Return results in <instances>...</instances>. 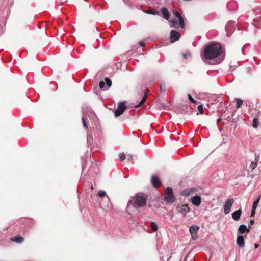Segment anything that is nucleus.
Returning <instances> with one entry per match:
<instances>
[{
  "label": "nucleus",
  "mask_w": 261,
  "mask_h": 261,
  "mask_svg": "<svg viewBox=\"0 0 261 261\" xmlns=\"http://www.w3.org/2000/svg\"><path fill=\"white\" fill-rule=\"evenodd\" d=\"M225 54V50H223L220 43L212 42L204 46L201 57L203 61L219 58L220 63L224 59Z\"/></svg>",
  "instance_id": "nucleus-1"
},
{
  "label": "nucleus",
  "mask_w": 261,
  "mask_h": 261,
  "mask_svg": "<svg viewBox=\"0 0 261 261\" xmlns=\"http://www.w3.org/2000/svg\"><path fill=\"white\" fill-rule=\"evenodd\" d=\"M146 203V198L142 193H138L134 199L128 202V206L132 204L136 207H141L145 205Z\"/></svg>",
  "instance_id": "nucleus-2"
},
{
  "label": "nucleus",
  "mask_w": 261,
  "mask_h": 261,
  "mask_svg": "<svg viewBox=\"0 0 261 261\" xmlns=\"http://www.w3.org/2000/svg\"><path fill=\"white\" fill-rule=\"evenodd\" d=\"M164 200L167 203H172L175 201V197L173 195L172 188L168 187L165 190Z\"/></svg>",
  "instance_id": "nucleus-3"
},
{
  "label": "nucleus",
  "mask_w": 261,
  "mask_h": 261,
  "mask_svg": "<svg viewBox=\"0 0 261 261\" xmlns=\"http://www.w3.org/2000/svg\"><path fill=\"white\" fill-rule=\"evenodd\" d=\"M126 102L125 101H122L118 103L117 108L115 111V116L118 117L120 116L126 109Z\"/></svg>",
  "instance_id": "nucleus-4"
},
{
  "label": "nucleus",
  "mask_w": 261,
  "mask_h": 261,
  "mask_svg": "<svg viewBox=\"0 0 261 261\" xmlns=\"http://www.w3.org/2000/svg\"><path fill=\"white\" fill-rule=\"evenodd\" d=\"M111 80L109 78L106 77L105 79V81H101L99 82V86L101 89L106 90L108 89L111 86Z\"/></svg>",
  "instance_id": "nucleus-5"
},
{
  "label": "nucleus",
  "mask_w": 261,
  "mask_h": 261,
  "mask_svg": "<svg viewBox=\"0 0 261 261\" xmlns=\"http://www.w3.org/2000/svg\"><path fill=\"white\" fill-rule=\"evenodd\" d=\"M199 229V227L196 225H192L189 228V232L193 240H195L198 238L197 233Z\"/></svg>",
  "instance_id": "nucleus-6"
},
{
  "label": "nucleus",
  "mask_w": 261,
  "mask_h": 261,
  "mask_svg": "<svg viewBox=\"0 0 261 261\" xmlns=\"http://www.w3.org/2000/svg\"><path fill=\"white\" fill-rule=\"evenodd\" d=\"M234 200L233 198L228 199L224 205V212L225 214H228L230 210L232 205H233Z\"/></svg>",
  "instance_id": "nucleus-7"
},
{
  "label": "nucleus",
  "mask_w": 261,
  "mask_h": 261,
  "mask_svg": "<svg viewBox=\"0 0 261 261\" xmlns=\"http://www.w3.org/2000/svg\"><path fill=\"white\" fill-rule=\"evenodd\" d=\"M180 37V33L175 30H171L170 32V42L173 43L178 41Z\"/></svg>",
  "instance_id": "nucleus-8"
},
{
  "label": "nucleus",
  "mask_w": 261,
  "mask_h": 261,
  "mask_svg": "<svg viewBox=\"0 0 261 261\" xmlns=\"http://www.w3.org/2000/svg\"><path fill=\"white\" fill-rule=\"evenodd\" d=\"M196 191L197 189L195 188H186L181 191V194L184 196H188L191 193H194Z\"/></svg>",
  "instance_id": "nucleus-9"
},
{
  "label": "nucleus",
  "mask_w": 261,
  "mask_h": 261,
  "mask_svg": "<svg viewBox=\"0 0 261 261\" xmlns=\"http://www.w3.org/2000/svg\"><path fill=\"white\" fill-rule=\"evenodd\" d=\"M192 203L196 206H198L201 204V197L199 196H195L191 198Z\"/></svg>",
  "instance_id": "nucleus-10"
},
{
  "label": "nucleus",
  "mask_w": 261,
  "mask_h": 261,
  "mask_svg": "<svg viewBox=\"0 0 261 261\" xmlns=\"http://www.w3.org/2000/svg\"><path fill=\"white\" fill-rule=\"evenodd\" d=\"M259 155L256 153H255L254 161L251 162L250 166V168H251V170H253L256 167L257 162L259 161Z\"/></svg>",
  "instance_id": "nucleus-11"
},
{
  "label": "nucleus",
  "mask_w": 261,
  "mask_h": 261,
  "mask_svg": "<svg viewBox=\"0 0 261 261\" xmlns=\"http://www.w3.org/2000/svg\"><path fill=\"white\" fill-rule=\"evenodd\" d=\"M151 183L153 187L158 188L161 186V184L159 178L154 175L151 177Z\"/></svg>",
  "instance_id": "nucleus-12"
},
{
  "label": "nucleus",
  "mask_w": 261,
  "mask_h": 261,
  "mask_svg": "<svg viewBox=\"0 0 261 261\" xmlns=\"http://www.w3.org/2000/svg\"><path fill=\"white\" fill-rule=\"evenodd\" d=\"M241 214L242 210L240 208L232 213V218L233 220L238 221L240 219Z\"/></svg>",
  "instance_id": "nucleus-13"
},
{
  "label": "nucleus",
  "mask_w": 261,
  "mask_h": 261,
  "mask_svg": "<svg viewBox=\"0 0 261 261\" xmlns=\"http://www.w3.org/2000/svg\"><path fill=\"white\" fill-rule=\"evenodd\" d=\"M252 24L255 26L256 28L261 29V16L254 18L252 22Z\"/></svg>",
  "instance_id": "nucleus-14"
},
{
  "label": "nucleus",
  "mask_w": 261,
  "mask_h": 261,
  "mask_svg": "<svg viewBox=\"0 0 261 261\" xmlns=\"http://www.w3.org/2000/svg\"><path fill=\"white\" fill-rule=\"evenodd\" d=\"M237 244L240 247H243L245 245L244 237L242 235H239L237 239Z\"/></svg>",
  "instance_id": "nucleus-15"
},
{
  "label": "nucleus",
  "mask_w": 261,
  "mask_h": 261,
  "mask_svg": "<svg viewBox=\"0 0 261 261\" xmlns=\"http://www.w3.org/2000/svg\"><path fill=\"white\" fill-rule=\"evenodd\" d=\"M227 7L229 10H235L238 8V4L237 2L232 1L227 4Z\"/></svg>",
  "instance_id": "nucleus-16"
},
{
  "label": "nucleus",
  "mask_w": 261,
  "mask_h": 261,
  "mask_svg": "<svg viewBox=\"0 0 261 261\" xmlns=\"http://www.w3.org/2000/svg\"><path fill=\"white\" fill-rule=\"evenodd\" d=\"M161 12L163 14V17L166 20H168L169 18V12H168L167 9H166L165 7L162 8L161 9Z\"/></svg>",
  "instance_id": "nucleus-17"
},
{
  "label": "nucleus",
  "mask_w": 261,
  "mask_h": 261,
  "mask_svg": "<svg viewBox=\"0 0 261 261\" xmlns=\"http://www.w3.org/2000/svg\"><path fill=\"white\" fill-rule=\"evenodd\" d=\"M148 93V92H145L141 101L139 103L135 105L134 107L136 108H138L141 106L143 103H144L147 99Z\"/></svg>",
  "instance_id": "nucleus-18"
},
{
  "label": "nucleus",
  "mask_w": 261,
  "mask_h": 261,
  "mask_svg": "<svg viewBox=\"0 0 261 261\" xmlns=\"http://www.w3.org/2000/svg\"><path fill=\"white\" fill-rule=\"evenodd\" d=\"M239 232L243 234L245 232V231H249V229L247 228V226L244 224L241 225L238 229Z\"/></svg>",
  "instance_id": "nucleus-19"
},
{
  "label": "nucleus",
  "mask_w": 261,
  "mask_h": 261,
  "mask_svg": "<svg viewBox=\"0 0 261 261\" xmlns=\"http://www.w3.org/2000/svg\"><path fill=\"white\" fill-rule=\"evenodd\" d=\"M11 240L17 243H20L23 241L24 238L20 236H17L13 238H11Z\"/></svg>",
  "instance_id": "nucleus-20"
},
{
  "label": "nucleus",
  "mask_w": 261,
  "mask_h": 261,
  "mask_svg": "<svg viewBox=\"0 0 261 261\" xmlns=\"http://www.w3.org/2000/svg\"><path fill=\"white\" fill-rule=\"evenodd\" d=\"M144 12L146 14H152V15H155L159 13L158 11H157L155 9H153L147 10H144Z\"/></svg>",
  "instance_id": "nucleus-21"
},
{
  "label": "nucleus",
  "mask_w": 261,
  "mask_h": 261,
  "mask_svg": "<svg viewBox=\"0 0 261 261\" xmlns=\"http://www.w3.org/2000/svg\"><path fill=\"white\" fill-rule=\"evenodd\" d=\"M261 196H259L254 202L252 206V209L254 211L256 209L257 205L259 202Z\"/></svg>",
  "instance_id": "nucleus-22"
},
{
  "label": "nucleus",
  "mask_w": 261,
  "mask_h": 261,
  "mask_svg": "<svg viewBox=\"0 0 261 261\" xmlns=\"http://www.w3.org/2000/svg\"><path fill=\"white\" fill-rule=\"evenodd\" d=\"M179 212L181 213H182L184 215H186L187 213L189 212L188 208H187V206H182V207L180 208Z\"/></svg>",
  "instance_id": "nucleus-23"
},
{
  "label": "nucleus",
  "mask_w": 261,
  "mask_h": 261,
  "mask_svg": "<svg viewBox=\"0 0 261 261\" xmlns=\"http://www.w3.org/2000/svg\"><path fill=\"white\" fill-rule=\"evenodd\" d=\"M179 20V23L181 28H183L185 26V21L183 17L181 16L177 18Z\"/></svg>",
  "instance_id": "nucleus-24"
},
{
  "label": "nucleus",
  "mask_w": 261,
  "mask_h": 261,
  "mask_svg": "<svg viewBox=\"0 0 261 261\" xmlns=\"http://www.w3.org/2000/svg\"><path fill=\"white\" fill-rule=\"evenodd\" d=\"M235 101L236 102V108H239L241 107V106L243 104V102L242 100L239 99V98H236Z\"/></svg>",
  "instance_id": "nucleus-25"
},
{
  "label": "nucleus",
  "mask_w": 261,
  "mask_h": 261,
  "mask_svg": "<svg viewBox=\"0 0 261 261\" xmlns=\"http://www.w3.org/2000/svg\"><path fill=\"white\" fill-rule=\"evenodd\" d=\"M87 144L88 145H91L93 141V137L90 134H88L87 137Z\"/></svg>",
  "instance_id": "nucleus-26"
},
{
  "label": "nucleus",
  "mask_w": 261,
  "mask_h": 261,
  "mask_svg": "<svg viewBox=\"0 0 261 261\" xmlns=\"http://www.w3.org/2000/svg\"><path fill=\"white\" fill-rule=\"evenodd\" d=\"M151 228L153 231H156L158 230V226L154 222H151Z\"/></svg>",
  "instance_id": "nucleus-27"
},
{
  "label": "nucleus",
  "mask_w": 261,
  "mask_h": 261,
  "mask_svg": "<svg viewBox=\"0 0 261 261\" xmlns=\"http://www.w3.org/2000/svg\"><path fill=\"white\" fill-rule=\"evenodd\" d=\"M253 127L254 128H257L258 126V119L256 118H254L253 119Z\"/></svg>",
  "instance_id": "nucleus-28"
},
{
  "label": "nucleus",
  "mask_w": 261,
  "mask_h": 261,
  "mask_svg": "<svg viewBox=\"0 0 261 261\" xmlns=\"http://www.w3.org/2000/svg\"><path fill=\"white\" fill-rule=\"evenodd\" d=\"M197 109L199 110L200 114H203L204 113L203 107L202 105H198Z\"/></svg>",
  "instance_id": "nucleus-29"
},
{
  "label": "nucleus",
  "mask_w": 261,
  "mask_h": 261,
  "mask_svg": "<svg viewBox=\"0 0 261 261\" xmlns=\"http://www.w3.org/2000/svg\"><path fill=\"white\" fill-rule=\"evenodd\" d=\"M98 195L100 197H103L106 195V193L102 190H100L98 191Z\"/></svg>",
  "instance_id": "nucleus-30"
},
{
  "label": "nucleus",
  "mask_w": 261,
  "mask_h": 261,
  "mask_svg": "<svg viewBox=\"0 0 261 261\" xmlns=\"http://www.w3.org/2000/svg\"><path fill=\"white\" fill-rule=\"evenodd\" d=\"M188 99L193 103H196V101L192 98L191 95L190 94H188Z\"/></svg>",
  "instance_id": "nucleus-31"
},
{
  "label": "nucleus",
  "mask_w": 261,
  "mask_h": 261,
  "mask_svg": "<svg viewBox=\"0 0 261 261\" xmlns=\"http://www.w3.org/2000/svg\"><path fill=\"white\" fill-rule=\"evenodd\" d=\"M173 13L176 16L177 18H178L179 17L181 16V15L176 10H173L172 11Z\"/></svg>",
  "instance_id": "nucleus-32"
},
{
  "label": "nucleus",
  "mask_w": 261,
  "mask_h": 261,
  "mask_svg": "<svg viewBox=\"0 0 261 261\" xmlns=\"http://www.w3.org/2000/svg\"><path fill=\"white\" fill-rule=\"evenodd\" d=\"M170 25L172 27H174L175 25V24H176L177 23V20L176 19H174V20H171L170 21Z\"/></svg>",
  "instance_id": "nucleus-33"
},
{
  "label": "nucleus",
  "mask_w": 261,
  "mask_h": 261,
  "mask_svg": "<svg viewBox=\"0 0 261 261\" xmlns=\"http://www.w3.org/2000/svg\"><path fill=\"white\" fill-rule=\"evenodd\" d=\"M127 159L130 162V163L132 164H134V159H133V155H131V154H129L127 156Z\"/></svg>",
  "instance_id": "nucleus-34"
},
{
  "label": "nucleus",
  "mask_w": 261,
  "mask_h": 261,
  "mask_svg": "<svg viewBox=\"0 0 261 261\" xmlns=\"http://www.w3.org/2000/svg\"><path fill=\"white\" fill-rule=\"evenodd\" d=\"M82 122H83V126H84V127L86 129H87L88 128V126H87V124L86 122V121H85V119L84 118V117L83 116L82 117Z\"/></svg>",
  "instance_id": "nucleus-35"
},
{
  "label": "nucleus",
  "mask_w": 261,
  "mask_h": 261,
  "mask_svg": "<svg viewBox=\"0 0 261 261\" xmlns=\"http://www.w3.org/2000/svg\"><path fill=\"white\" fill-rule=\"evenodd\" d=\"M126 158L125 154L124 153H121L119 154V159L121 161H123Z\"/></svg>",
  "instance_id": "nucleus-36"
},
{
  "label": "nucleus",
  "mask_w": 261,
  "mask_h": 261,
  "mask_svg": "<svg viewBox=\"0 0 261 261\" xmlns=\"http://www.w3.org/2000/svg\"><path fill=\"white\" fill-rule=\"evenodd\" d=\"M234 24V21H231L228 22L227 23V25H226V27H225V30H227V28L228 27V26H229V25H231V24H233V25Z\"/></svg>",
  "instance_id": "nucleus-37"
},
{
  "label": "nucleus",
  "mask_w": 261,
  "mask_h": 261,
  "mask_svg": "<svg viewBox=\"0 0 261 261\" xmlns=\"http://www.w3.org/2000/svg\"><path fill=\"white\" fill-rule=\"evenodd\" d=\"M190 55H191V54L189 52H187V53H184L183 54V57L185 59H187L188 58V57L190 56Z\"/></svg>",
  "instance_id": "nucleus-38"
},
{
  "label": "nucleus",
  "mask_w": 261,
  "mask_h": 261,
  "mask_svg": "<svg viewBox=\"0 0 261 261\" xmlns=\"http://www.w3.org/2000/svg\"><path fill=\"white\" fill-rule=\"evenodd\" d=\"M139 44H140V46L143 47L145 45V43L143 42H140Z\"/></svg>",
  "instance_id": "nucleus-39"
},
{
  "label": "nucleus",
  "mask_w": 261,
  "mask_h": 261,
  "mask_svg": "<svg viewBox=\"0 0 261 261\" xmlns=\"http://www.w3.org/2000/svg\"><path fill=\"white\" fill-rule=\"evenodd\" d=\"M221 118H218L217 120V123H219V122L221 121Z\"/></svg>",
  "instance_id": "nucleus-40"
},
{
  "label": "nucleus",
  "mask_w": 261,
  "mask_h": 261,
  "mask_svg": "<svg viewBox=\"0 0 261 261\" xmlns=\"http://www.w3.org/2000/svg\"><path fill=\"white\" fill-rule=\"evenodd\" d=\"M254 223V220H252L250 221V223L252 224V223Z\"/></svg>",
  "instance_id": "nucleus-41"
},
{
  "label": "nucleus",
  "mask_w": 261,
  "mask_h": 261,
  "mask_svg": "<svg viewBox=\"0 0 261 261\" xmlns=\"http://www.w3.org/2000/svg\"><path fill=\"white\" fill-rule=\"evenodd\" d=\"M234 115V112L232 113L231 114V117H233Z\"/></svg>",
  "instance_id": "nucleus-42"
},
{
  "label": "nucleus",
  "mask_w": 261,
  "mask_h": 261,
  "mask_svg": "<svg viewBox=\"0 0 261 261\" xmlns=\"http://www.w3.org/2000/svg\"><path fill=\"white\" fill-rule=\"evenodd\" d=\"M163 85H161V87H160V89H161V90L162 89V88H163Z\"/></svg>",
  "instance_id": "nucleus-43"
},
{
  "label": "nucleus",
  "mask_w": 261,
  "mask_h": 261,
  "mask_svg": "<svg viewBox=\"0 0 261 261\" xmlns=\"http://www.w3.org/2000/svg\"><path fill=\"white\" fill-rule=\"evenodd\" d=\"M258 246L257 245H255V248H257L258 247Z\"/></svg>",
  "instance_id": "nucleus-44"
},
{
  "label": "nucleus",
  "mask_w": 261,
  "mask_h": 261,
  "mask_svg": "<svg viewBox=\"0 0 261 261\" xmlns=\"http://www.w3.org/2000/svg\"><path fill=\"white\" fill-rule=\"evenodd\" d=\"M171 256H169L168 259H167V260H168L169 259H170V258H171Z\"/></svg>",
  "instance_id": "nucleus-45"
},
{
  "label": "nucleus",
  "mask_w": 261,
  "mask_h": 261,
  "mask_svg": "<svg viewBox=\"0 0 261 261\" xmlns=\"http://www.w3.org/2000/svg\"><path fill=\"white\" fill-rule=\"evenodd\" d=\"M184 261H187V258H186H186H185V259H184Z\"/></svg>",
  "instance_id": "nucleus-46"
}]
</instances>
